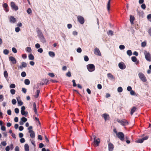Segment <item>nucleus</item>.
<instances>
[{
	"mask_svg": "<svg viewBox=\"0 0 151 151\" xmlns=\"http://www.w3.org/2000/svg\"><path fill=\"white\" fill-rule=\"evenodd\" d=\"M29 132L30 133V136L32 138H35V134L33 130L29 131Z\"/></svg>",
	"mask_w": 151,
	"mask_h": 151,
	"instance_id": "nucleus-14",
	"label": "nucleus"
},
{
	"mask_svg": "<svg viewBox=\"0 0 151 151\" xmlns=\"http://www.w3.org/2000/svg\"><path fill=\"white\" fill-rule=\"evenodd\" d=\"M20 29L19 27H17L15 28V31L17 32H19L20 31Z\"/></svg>",
	"mask_w": 151,
	"mask_h": 151,
	"instance_id": "nucleus-62",
	"label": "nucleus"
},
{
	"mask_svg": "<svg viewBox=\"0 0 151 151\" xmlns=\"http://www.w3.org/2000/svg\"><path fill=\"white\" fill-rule=\"evenodd\" d=\"M108 148L109 151H112L114 148V146L112 143L109 142L108 144Z\"/></svg>",
	"mask_w": 151,
	"mask_h": 151,
	"instance_id": "nucleus-12",
	"label": "nucleus"
},
{
	"mask_svg": "<svg viewBox=\"0 0 151 151\" xmlns=\"http://www.w3.org/2000/svg\"><path fill=\"white\" fill-rule=\"evenodd\" d=\"M118 138L122 141L124 140V133L121 132H119L117 134Z\"/></svg>",
	"mask_w": 151,
	"mask_h": 151,
	"instance_id": "nucleus-4",
	"label": "nucleus"
},
{
	"mask_svg": "<svg viewBox=\"0 0 151 151\" xmlns=\"http://www.w3.org/2000/svg\"><path fill=\"white\" fill-rule=\"evenodd\" d=\"M110 2L111 0H109L107 4V9L109 12L110 10Z\"/></svg>",
	"mask_w": 151,
	"mask_h": 151,
	"instance_id": "nucleus-15",
	"label": "nucleus"
},
{
	"mask_svg": "<svg viewBox=\"0 0 151 151\" xmlns=\"http://www.w3.org/2000/svg\"><path fill=\"white\" fill-rule=\"evenodd\" d=\"M141 7L143 9H145L146 8V5L145 4H143L141 5Z\"/></svg>",
	"mask_w": 151,
	"mask_h": 151,
	"instance_id": "nucleus-51",
	"label": "nucleus"
},
{
	"mask_svg": "<svg viewBox=\"0 0 151 151\" xmlns=\"http://www.w3.org/2000/svg\"><path fill=\"white\" fill-rule=\"evenodd\" d=\"M84 60L85 61H88L89 60V58L88 57L86 56L85 55L84 56Z\"/></svg>",
	"mask_w": 151,
	"mask_h": 151,
	"instance_id": "nucleus-42",
	"label": "nucleus"
},
{
	"mask_svg": "<svg viewBox=\"0 0 151 151\" xmlns=\"http://www.w3.org/2000/svg\"><path fill=\"white\" fill-rule=\"evenodd\" d=\"M33 110L36 114H37V110L36 109V103L34 102L33 105Z\"/></svg>",
	"mask_w": 151,
	"mask_h": 151,
	"instance_id": "nucleus-18",
	"label": "nucleus"
},
{
	"mask_svg": "<svg viewBox=\"0 0 151 151\" xmlns=\"http://www.w3.org/2000/svg\"><path fill=\"white\" fill-rule=\"evenodd\" d=\"M11 6L13 9L15 11H17L18 9V6L15 5V4L13 2H12L11 3Z\"/></svg>",
	"mask_w": 151,
	"mask_h": 151,
	"instance_id": "nucleus-7",
	"label": "nucleus"
},
{
	"mask_svg": "<svg viewBox=\"0 0 151 151\" xmlns=\"http://www.w3.org/2000/svg\"><path fill=\"white\" fill-rule=\"evenodd\" d=\"M66 75L68 77H70L71 76V74L70 72V71L68 72L66 74Z\"/></svg>",
	"mask_w": 151,
	"mask_h": 151,
	"instance_id": "nucleus-45",
	"label": "nucleus"
},
{
	"mask_svg": "<svg viewBox=\"0 0 151 151\" xmlns=\"http://www.w3.org/2000/svg\"><path fill=\"white\" fill-rule=\"evenodd\" d=\"M127 54L129 56H130L132 55V52L131 50H128L127 52Z\"/></svg>",
	"mask_w": 151,
	"mask_h": 151,
	"instance_id": "nucleus-30",
	"label": "nucleus"
},
{
	"mask_svg": "<svg viewBox=\"0 0 151 151\" xmlns=\"http://www.w3.org/2000/svg\"><path fill=\"white\" fill-rule=\"evenodd\" d=\"M30 141L31 143L34 145V147H35L36 146V145L35 144V142L33 140L30 139Z\"/></svg>",
	"mask_w": 151,
	"mask_h": 151,
	"instance_id": "nucleus-40",
	"label": "nucleus"
},
{
	"mask_svg": "<svg viewBox=\"0 0 151 151\" xmlns=\"http://www.w3.org/2000/svg\"><path fill=\"white\" fill-rule=\"evenodd\" d=\"M146 45V43L145 42H143L141 43V46L142 47H145Z\"/></svg>",
	"mask_w": 151,
	"mask_h": 151,
	"instance_id": "nucleus-55",
	"label": "nucleus"
},
{
	"mask_svg": "<svg viewBox=\"0 0 151 151\" xmlns=\"http://www.w3.org/2000/svg\"><path fill=\"white\" fill-rule=\"evenodd\" d=\"M21 65L22 67H23V68H25L27 66V64L25 62H22L21 63Z\"/></svg>",
	"mask_w": 151,
	"mask_h": 151,
	"instance_id": "nucleus-31",
	"label": "nucleus"
},
{
	"mask_svg": "<svg viewBox=\"0 0 151 151\" xmlns=\"http://www.w3.org/2000/svg\"><path fill=\"white\" fill-rule=\"evenodd\" d=\"M28 14H30L32 12V10L30 8H29L27 11Z\"/></svg>",
	"mask_w": 151,
	"mask_h": 151,
	"instance_id": "nucleus-54",
	"label": "nucleus"
},
{
	"mask_svg": "<svg viewBox=\"0 0 151 151\" xmlns=\"http://www.w3.org/2000/svg\"><path fill=\"white\" fill-rule=\"evenodd\" d=\"M48 75L51 77H53L55 76L54 74L52 73H49L48 74Z\"/></svg>",
	"mask_w": 151,
	"mask_h": 151,
	"instance_id": "nucleus-58",
	"label": "nucleus"
},
{
	"mask_svg": "<svg viewBox=\"0 0 151 151\" xmlns=\"http://www.w3.org/2000/svg\"><path fill=\"white\" fill-rule=\"evenodd\" d=\"M94 53L95 55H96L100 56L101 55V54L100 50L97 47L96 48L94 49Z\"/></svg>",
	"mask_w": 151,
	"mask_h": 151,
	"instance_id": "nucleus-9",
	"label": "nucleus"
},
{
	"mask_svg": "<svg viewBox=\"0 0 151 151\" xmlns=\"http://www.w3.org/2000/svg\"><path fill=\"white\" fill-rule=\"evenodd\" d=\"M10 88H15L16 86L14 84H12L10 85Z\"/></svg>",
	"mask_w": 151,
	"mask_h": 151,
	"instance_id": "nucleus-46",
	"label": "nucleus"
},
{
	"mask_svg": "<svg viewBox=\"0 0 151 151\" xmlns=\"http://www.w3.org/2000/svg\"><path fill=\"white\" fill-rule=\"evenodd\" d=\"M119 67L121 69H124L125 68L126 66L123 62H121L119 63Z\"/></svg>",
	"mask_w": 151,
	"mask_h": 151,
	"instance_id": "nucleus-10",
	"label": "nucleus"
},
{
	"mask_svg": "<svg viewBox=\"0 0 151 151\" xmlns=\"http://www.w3.org/2000/svg\"><path fill=\"white\" fill-rule=\"evenodd\" d=\"M9 60L12 62L13 64H15L16 63L17 61L12 56H10L9 57Z\"/></svg>",
	"mask_w": 151,
	"mask_h": 151,
	"instance_id": "nucleus-13",
	"label": "nucleus"
},
{
	"mask_svg": "<svg viewBox=\"0 0 151 151\" xmlns=\"http://www.w3.org/2000/svg\"><path fill=\"white\" fill-rule=\"evenodd\" d=\"M21 114L22 115H24L25 116H27L28 114V112L25 111H21Z\"/></svg>",
	"mask_w": 151,
	"mask_h": 151,
	"instance_id": "nucleus-26",
	"label": "nucleus"
},
{
	"mask_svg": "<svg viewBox=\"0 0 151 151\" xmlns=\"http://www.w3.org/2000/svg\"><path fill=\"white\" fill-rule=\"evenodd\" d=\"M29 59L32 60L34 59V56L32 54H30L28 56Z\"/></svg>",
	"mask_w": 151,
	"mask_h": 151,
	"instance_id": "nucleus-29",
	"label": "nucleus"
},
{
	"mask_svg": "<svg viewBox=\"0 0 151 151\" xmlns=\"http://www.w3.org/2000/svg\"><path fill=\"white\" fill-rule=\"evenodd\" d=\"M38 34V36L39 38L43 36L42 32L40 30H38L37 31Z\"/></svg>",
	"mask_w": 151,
	"mask_h": 151,
	"instance_id": "nucleus-21",
	"label": "nucleus"
},
{
	"mask_svg": "<svg viewBox=\"0 0 151 151\" xmlns=\"http://www.w3.org/2000/svg\"><path fill=\"white\" fill-rule=\"evenodd\" d=\"M113 32L111 30H109L108 32H107L108 35H110L111 36H112L113 35Z\"/></svg>",
	"mask_w": 151,
	"mask_h": 151,
	"instance_id": "nucleus-32",
	"label": "nucleus"
},
{
	"mask_svg": "<svg viewBox=\"0 0 151 151\" xmlns=\"http://www.w3.org/2000/svg\"><path fill=\"white\" fill-rule=\"evenodd\" d=\"M3 6L4 9L8 7V5L7 4L4 3L3 4Z\"/></svg>",
	"mask_w": 151,
	"mask_h": 151,
	"instance_id": "nucleus-61",
	"label": "nucleus"
},
{
	"mask_svg": "<svg viewBox=\"0 0 151 151\" xmlns=\"http://www.w3.org/2000/svg\"><path fill=\"white\" fill-rule=\"evenodd\" d=\"M78 21L81 24H83L84 22V19L82 16H78L77 17Z\"/></svg>",
	"mask_w": 151,
	"mask_h": 151,
	"instance_id": "nucleus-6",
	"label": "nucleus"
},
{
	"mask_svg": "<svg viewBox=\"0 0 151 151\" xmlns=\"http://www.w3.org/2000/svg\"><path fill=\"white\" fill-rule=\"evenodd\" d=\"M77 51L78 52V53H81L82 51V50L81 49L80 47H78L77 49Z\"/></svg>",
	"mask_w": 151,
	"mask_h": 151,
	"instance_id": "nucleus-52",
	"label": "nucleus"
},
{
	"mask_svg": "<svg viewBox=\"0 0 151 151\" xmlns=\"http://www.w3.org/2000/svg\"><path fill=\"white\" fill-rule=\"evenodd\" d=\"M136 109H137V108L136 107H135V106L133 107L132 108V109H131V113H130L131 115H132L133 113L136 111Z\"/></svg>",
	"mask_w": 151,
	"mask_h": 151,
	"instance_id": "nucleus-20",
	"label": "nucleus"
},
{
	"mask_svg": "<svg viewBox=\"0 0 151 151\" xmlns=\"http://www.w3.org/2000/svg\"><path fill=\"white\" fill-rule=\"evenodd\" d=\"M72 82L73 83V86L74 87L76 86V84L75 82V81L74 80H72Z\"/></svg>",
	"mask_w": 151,
	"mask_h": 151,
	"instance_id": "nucleus-59",
	"label": "nucleus"
},
{
	"mask_svg": "<svg viewBox=\"0 0 151 151\" xmlns=\"http://www.w3.org/2000/svg\"><path fill=\"white\" fill-rule=\"evenodd\" d=\"M26 51L28 52H30L32 51V50L31 47H27L26 48Z\"/></svg>",
	"mask_w": 151,
	"mask_h": 151,
	"instance_id": "nucleus-38",
	"label": "nucleus"
},
{
	"mask_svg": "<svg viewBox=\"0 0 151 151\" xmlns=\"http://www.w3.org/2000/svg\"><path fill=\"white\" fill-rule=\"evenodd\" d=\"M117 121L119 123H120L121 125L122 124L123 120H120L119 119H117Z\"/></svg>",
	"mask_w": 151,
	"mask_h": 151,
	"instance_id": "nucleus-47",
	"label": "nucleus"
},
{
	"mask_svg": "<svg viewBox=\"0 0 151 151\" xmlns=\"http://www.w3.org/2000/svg\"><path fill=\"white\" fill-rule=\"evenodd\" d=\"M24 149L25 151H29V146L28 144H26L24 145Z\"/></svg>",
	"mask_w": 151,
	"mask_h": 151,
	"instance_id": "nucleus-27",
	"label": "nucleus"
},
{
	"mask_svg": "<svg viewBox=\"0 0 151 151\" xmlns=\"http://www.w3.org/2000/svg\"><path fill=\"white\" fill-rule=\"evenodd\" d=\"M3 53L5 55H7L9 53V51L7 49H5L4 50Z\"/></svg>",
	"mask_w": 151,
	"mask_h": 151,
	"instance_id": "nucleus-37",
	"label": "nucleus"
},
{
	"mask_svg": "<svg viewBox=\"0 0 151 151\" xmlns=\"http://www.w3.org/2000/svg\"><path fill=\"white\" fill-rule=\"evenodd\" d=\"M37 88H38V86L37 87ZM40 92V90H38V88H37V90L36 92V95H35V96H34L36 98H37L38 97V96H39V95Z\"/></svg>",
	"mask_w": 151,
	"mask_h": 151,
	"instance_id": "nucleus-24",
	"label": "nucleus"
},
{
	"mask_svg": "<svg viewBox=\"0 0 151 151\" xmlns=\"http://www.w3.org/2000/svg\"><path fill=\"white\" fill-rule=\"evenodd\" d=\"M12 51L14 53H16L17 52V50L15 48L13 47L12 48Z\"/></svg>",
	"mask_w": 151,
	"mask_h": 151,
	"instance_id": "nucleus-53",
	"label": "nucleus"
},
{
	"mask_svg": "<svg viewBox=\"0 0 151 151\" xmlns=\"http://www.w3.org/2000/svg\"><path fill=\"white\" fill-rule=\"evenodd\" d=\"M4 76L5 78H7L8 77V74L7 71H4Z\"/></svg>",
	"mask_w": 151,
	"mask_h": 151,
	"instance_id": "nucleus-35",
	"label": "nucleus"
},
{
	"mask_svg": "<svg viewBox=\"0 0 151 151\" xmlns=\"http://www.w3.org/2000/svg\"><path fill=\"white\" fill-rule=\"evenodd\" d=\"M138 76L140 79L143 82H146L147 81V79L144 75L142 73H139Z\"/></svg>",
	"mask_w": 151,
	"mask_h": 151,
	"instance_id": "nucleus-3",
	"label": "nucleus"
},
{
	"mask_svg": "<svg viewBox=\"0 0 151 151\" xmlns=\"http://www.w3.org/2000/svg\"><path fill=\"white\" fill-rule=\"evenodd\" d=\"M148 138V136H147L145 137L142 138V139H139L137 141H135L136 142L138 143H142L144 140L147 139Z\"/></svg>",
	"mask_w": 151,
	"mask_h": 151,
	"instance_id": "nucleus-5",
	"label": "nucleus"
},
{
	"mask_svg": "<svg viewBox=\"0 0 151 151\" xmlns=\"http://www.w3.org/2000/svg\"><path fill=\"white\" fill-rule=\"evenodd\" d=\"M148 19L151 22V14H149L147 17Z\"/></svg>",
	"mask_w": 151,
	"mask_h": 151,
	"instance_id": "nucleus-44",
	"label": "nucleus"
},
{
	"mask_svg": "<svg viewBox=\"0 0 151 151\" xmlns=\"http://www.w3.org/2000/svg\"><path fill=\"white\" fill-rule=\"evenodd\" d=\"M10 20L11 22H12L13 23H14L16 22V19L13 17H11Z\"/></svg>",
	"mask_w": 151,
	"mask_h": 151,
	"instance_id": "nucleus-25",
	"label": "nucleus"
},
{
	"mask_svg": "<svg viewBox=\"0 0 151 151\" xmlns=\"http://www.w3.org/2000/svg\"><path fill=\"white\" fill-rule=\"evenodd\" d=\"M93 143H94V145L98 146L100 143V139L98 138L97 139H94Z\"/></svg>",
	"mask_w": 151,
	"mask_h": 151,
	"instance_id": "nucleus-11",
	"label": "nucleus"
},
{
	"mask_svg": "<svg viewBox=\"0 0 151 151\" xmlns=\"http://www.w3.org/2000/svg\"><path fill=\"white\" fill-rule=\"evenodd\" d=\"M21 76L22 77H25L26 76V74L25 72L23 71L21 73Z\"/></svg>",
	"mask_w": 151,
	"mask_h": 151,
	"instance_id": "nucleus-39",
	"label": "nucleus"
},
{
	"mask_svg": "<svg viewBox=\"0 0 151 151\" xmlns=\"http://www.w3.org/2000/svg\"><path fill=\"white\" fill-rule=\"evenodd\" d=\"M107 76L109 78H110L111 79H114V77L113 76L111 73H109L107 74Z\"/></svg>",
	"mask_w": 151,
	"mask_h": 151,
	"instance_id": "nucleus-23",
	"label": "nucleus"
},
{
	"mask_svg": "<svg viewBox=\"0 0 151 151\" xmlns=\"http://www.w3.org/2000/svg\"><path fill=\"white\" fill-rule=\"evenodd\" d=\"M12 103L14 105L16 104L17 101L15 99H13L12 100Z\"/></svg>",
	"mask_w": 151,
	"mask_h": 151,
	"instance_id": "nucleus-50",
	"label": "nucleus"
},
{
	"mask_svg": "<svg viewBox=\"0 0 151 151\" xmlns=\"http://www.w3.org/2000/svg\"><path fill=\"white\" fill-rule=\"evenodd\" d=\"M16 98L17 100L18 104L20 106L22 105L23 104V103L21 100H19V99H20V98L18 97Z\"/></svg>",
	"mask_w": 151,
	"mask_h": 151,
	"instance_id": "nucleus-17",
	"label": "nucleus"
},
{
	"mask_svg": "<svg viewBox=\"0 0 151 151\" xmlns=\"http://www.w3.org/2000/svg\"><path fill=\"white\" fill-rule=\"evenodd\" d=\"M87 67L88 70L90 72H92L95 70V66L93 64H88L87 65Z\"/></svg>",
	"mask_w": 151,
	"mask_h": 151,
	"instance_id": "nucleus-2",
	"label": "nucleus"
},
{
	"mask_svg": "<svg viewBox=\"0 0 151 151\" xmlns=\"http://www.w3.org/2000/svg\"><path fill=\"white\" fill-rule=\"evenodd\" d=\"M131 59H132V61L134 62H135L137 61V59L136 57L132 56L131 58Z\"/></svg>",
	"mask_w": 151,
	"mask_h": 151,
	"instance_id": "nucleus-33",
	"label": "nucleus"
},
{
	"mask_svg": "<svg viewBox=\"0 0 151 151\" xmlns=\"http://www.w3.org/2000/svg\"><path fill=\"white\" fill-rule=\"evenodd\" d=\"M21 120L24 122H25L27 121V119L25 117H22L21 118Z\"/></svg>",
	"mask_w": 151,
	"mask_h": 151,
	"instance_id": "nucleus-34",
	"label": "nucleus"
},
{
	"mask_svg": "<svg viewBox=\"0 0 151 151\" xmlns=\"http://www.w3.org/2000/svg\"><path fill=\"white\" fill-rule=\"evenodd\" d=\"M14 111L16 114H18L19 113V109L18 108H16L14 109Z\"/></svg>",
	"mask_w": 151,
	"mask_h": 151,
	"instance_id": "nucleus-60",
	"label": "nucleus"
},
{
	"mask_svg": "<svg viewBox=\"0 0 151 151\" xmlns=\"http://www.w3.org/2000/svg\"><path fill=\"white\" fill-rule=\"evenodd\" d=\"M129 124V123L128 122L125 120V119H123V122L122 125L123 126H126Z\"/></svg>",
	"mask_w": 151,
	"mask_h": 151,
	"instance_id": "nucleus-22",
	"label": "nucleus"
},
{
	"mask_svg": "<svg viewBox=\"0 0 151 151\" xmlns=\"http://www.w3.org/2000/svg\"><path fill=\"white\" fill-rule=\"evenodd\" d=\"M97 88L99 89H101L102 88V86L101 84H99L97 85Z\"/></svg>",
	"mask_w": 151,
	"mask_h": 151,
	"instance_id": "nucleus-63",
	"label": "nucleus"
},
{
	"mask_svg": "<svg viewBox=\"0 0 151 151\" xmlns=\"http://www.w3.org/2000/svg\"><path fill=\"white\" fill-rule=\"evenodd\" d=\"M119 48L121 50H124L125 48V46L123 45H120L119 46Z\"/></svg>",
	"mask_w": 151,
	"mask_h": 151,
	"instance_id": "nucleus-43",
	"label": "nucleus"
},
{
	"mask_svg": "<svg viewBox=\"0 0 151 151\" xmlns=\"http://www.w3.org/2000/svg\"><path fill=\"white\" fill-rule=\"evenodd\" d=\"M20 141L21 143H24L25 142V139L24 138H22L21 139Z\"/></svg>",
	"mask_w": 151,
	"mask_h": 151,
	"instance_id": "nucleus-57",
	"label": "nucleus"
},
{
	"mask_svg": "<svg viewBox=\"0 0 151 151\" xmlns=\"http://www.w3.org/2000/svg\"><path fill=\"white\" fill-rule=\"evenodd\" d=\"M10 92L12 95H14L15 93V90L14 89H11L10 90Z\"/></svg>",
	"mask_w": 151,
	"mask_h": 151,
	"instance_id": "nucleus-41",
	"label": "nucleus"
},
{
	"mask_svg": "<svg viewBox=\"0 0 151 151\" xmlns=\"http://www.w3.org/2000/svg\"><path fill=\"white\" fill-rule=\"evenodd\" d=\"M35 47L36 48H39L40 47V45L39 43H37L35 45Z\"/></svg>",
	"mask_w": 151,
	"mask_h": 151,
	"instance_id": "nucleus-49",
	"label": "nucleus"
},
{
	"mask_svg": "<svg viewBox=\"0 0 151 151\" xmlns=\"http://www.w3.org/2000/svg\"><path fill=\"white\" fill-rule=\"evenodd\" d=\"M144 54L146 59L148 61H151V55L146 50L144 51Z\"/></svg>",
	"mask_w": 151,
	"mask_h": 151,
	"instance_id": "nucleus-1",
	"label": "nucleus"
},
{
	"mask_svg": "<svg viewBox=\"0 0 151 151\" xmlns=\"http://www.w3.org/2000/svg\"><path fill=\"white\" fill-rule=\"evenodd\" d=\"M123 89L122 87H119L117 89V91L119 92H121L122 91Z\"/></svg>",
	"mask_w": 151,
	"mask_h": 151,
	"instance_id": "nucleus-36",
	"label": "nucleus"
},
{
	"mask_svg": "<svg viewBox=\"0 0 151 151\" xmlns=\"http://www.w3.org/2000/svg\"><path fill=\"white\" fill-rule=\"evenodd\" d=\"M134 19V17L132 15H130V21H133Z\"/></svg>",
	"mask_w": 151,
	"mask_h": 151,
	"instance_id": "nucleus-48",
	"label": "nucleus"
},
{
	"mask_svg": "<svg viewBox=\"0 0 151 151\" xmlns=\"http://www.w3.org/2000/svg\"><path fill=\"white\" fill-rule=\"evenodd\" d=\"M43 49L42 48H39V49L37 50V51L40 53H42L43 52Z\"/></svg>",
	"mask_w": 151,
	"mask_h": 151,
	"instance_id": "nucleus-56",
	"label": "nucleus"
},
{
	"mask_svg": "<svg viewBox=\"0 0 151 151\" xmlns=\"http://www.w3.org/2000/svg\"><path fill=\"white\" fill-rule=\"evenodd\" d=\"M15 151H19V148L18 146H16L15 148Z\"/></svg>",
	"mask_w": 151,
	"mask_h": 151,
	"instance_id": "nucleus-64",
	"label": "nucleus"
},
{
	"mask_svg": "<svg viewBox=\"0 0 151 151\" xmlns=\"http://www.w3.org/2000/svg\"><path fill=\"white\" fill-rule=\"evenodd\" d=\"M48 54L52 58H54L55 55L54 52L52 51H49Z\"/></svg>",
	"mask_w": 151,
	"mask_h": 151,
	"instance_id": "nucleus-19",
	"label": "nucleus"
},
{
	"mask_svg": "<svg viewBox=\"0 0 151 151\" xmlns=\"http://www.w3.org/2000/svg\"><path fill=\"white\" fill-rule=\"evenodd\" d=\"M101 116L104 118L105 121L109 120L110 117L108 114L105 113L102 115Z\"/></svg>",
	"mask_w": 151,
	"mask_h": 151,
	"instance_id": "nucleus-8",
	"label": "nucleus"
},
{
	"mask_svg": "<svg viewBox=\"0 0 151 151\" xmlns=\"http://www.w3.org/2000/svg\"><path fill=\"white\" fill-rule=\"evenodd\" d=\"M39 38L41 42L43 43H45L46 42V40L43 36L40 37Z\"/></svg>",
	"mask_w": 151,
	"mask_h": 151,
	"instance_id": "nucleus-16",
	"label": "nucleus"
},
{
	"mask_svg": "<svg viewBox=\"0 0 151 151\" xmlns=\"http://www.w3.org/2000/svg\"><path fill=\"white\" fill-rule=\"evenodd\" d=\"M24 83L26 85H29L30 83V81L28 79H26L24 80Z\"/></svg>",
	"mask_w": 151,
	"mask_h": 151,
	"instance_id": "nucleus-28",
	"label": "nucleus"
}]
</instances>
